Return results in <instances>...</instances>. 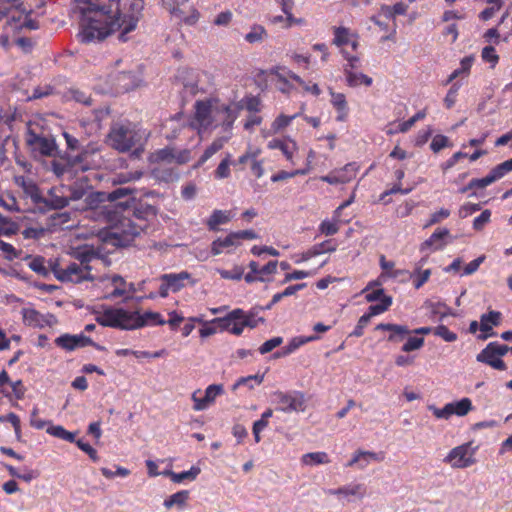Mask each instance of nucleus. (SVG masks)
<instances>
[{
    "instance_id": "nucleus-34",
    "label": "nucleus",
    "mask_w": 512,
    "mask_h": 512,
    "mask_svg": "<svg viewBox=\"0 0 512 512\" xmlns=\"http://www.w3.org/2000/svg\"><path fill=\"white\" fill-rule=\"evenodd\" d=\"M331 462L328 454L323 451L310 452L301 456V463L304 466L325 465Z\"/></svg>"
},
{
    "instance_id": "nucleus-62",
    "label": "nucleus",
    "mask_w": 512,
    "mask_h": 512,
    "mask_svg": "<svg viewBox=\"0 0 512 512\" xmlns=\"http://www.w3.org/2000/svg\"><path fill=\"white\" fill-rule=\"evenodd\" d=\"M94 120L91 124L96 125L98 128H101L103 125V121L110 118V110L108 107L100 108L94 110Z\"/></svg>"
},
{
    "instance_id": "nucleus-17",
    "label": "nucleus",
    "mask_w": 512,
    "mask_h": 512,
    "mask_svg": "<svg viewBox=\"0 0 512 512\" xmlns=\"http://www.w3.org/2000/svg\"><path fill=\"white\" fill-rule=\"evenodd\" d=\"M328 495L335 496L338 500H346L348 502L353 499L363 500L367 495V488L361 483H349L335 489H329Z\"/></svg>"
},
{
    "instance_id": "nucleus-4",
    "label": "nucleus",
    "mask_w": 512,
    "mask_h": 512,
    "mask_svg": "<svg viewBox=\"0 0 512 512\" xmlns=\"http://www.w3.org/2000/svg\"><path fill=\"white\" fill-rule=\"evenodd\" d=\"M95 319L101 326L121 330L137 329L138 324L137 311H129L124 308H106L97 312Z\"/></svg>"
},
{
    "instance_id": "nucleus-15",
    "label": "nucleus",
    "mask_w": 512,
    "mask_h": 512,
    "mask_svg": "<svg viewBox=\"0 0 512 512\" xmlns=\"http://www.w3.org/2000/svg\"><path fill=\"white\" fill-rule=\"evenodd\" d=\"M26 142L34 153L43 156H53L56 151L54 139L41 136L34 130H28Z\"/></svg>"
},
{
    "instance_id": "nucleus-13",
    "label": "nucleus",
    "mask_w": 512,
    "mask_h": 512,
    "mask_svg": "<svg viewBox=\"0 0 512 512\" xmlns=\"http://www.w3.org/2000/svg\"><path fill=\"white\" fill-rule=\"evenodd\" d=\"M22 320L26 326L43 329L57 324V319L50 313H40L31 306L22 308Z\"/></svg>"
},
{
    "instance_id": "nucleus-30",
    "label": "nucleus",
    "mask_w": 512,
    "mask_h": 512,
    "mask_svg": "<svg viewBox=\"0 0 512 512\" xmlns=\"http://www.w3.org/2000/svg\"><path fill=\"white\" fill-rule=\"evenodd\" d=\"M318 339H319V337L315 336V335L307 336V337H305V336L293 337L287 343V345L282 348V350L280 352H276L274 354V357L279 358V357L288 356V355L294 353L297 349H299L301 346L305 345L306 343L312 342V341H315Z\"/></svg>"
},
{
    "instance_id": "nucleus-41",
    "label": "nucleus",
    "mask_w": 512,
    "mask_h": 512,
    "mask_svg": "<svg viewBox=\"0 0 512 512\" xmlns=\"http://www.w3.org/2000/svg\"><path fill=\"white\" fill-rule=\"evenodd\" d=\"M46 432L53 437L65 440L70 443H76L75 433L66 430L61 425H50L47 427Z\"/></svg>"
},
{
    "instance_id": "nucleus-59",
    "label": "nucleus",
    "mask_w": 512,
    "mask_h": 512,
    "mask_svg": "<svg viewBox=\"0 0 512 512\" xmlns=\"http://www.w3.org/2000/svg\"><path fill=\"white\" fill-rule=\"evenodd\" d=\"M380 266L383 269L384 273L382 274V277L389 276L396 278L401 274V271H392L395 264L392 261H387L384 256H381L380 258Z\"/></svg>"
},
{
    "instance_id": "nucleus-23",
    "label": "nucleus",
    "mask_w": 512,
    "mask_h": 512,
    "mask_svg": "<svg viewBox=\"0 0 512 512\" xmlns=\"http://www.w3.org/2000/svg\"><path fill=\"white\" fill-rule=\"evenodd\" d=\"M38 27L39 25L36 20L31 19L29 14L20 11H15L6 23V29L11 31H20L24 28L35 30L38 29Z\"/></svg>"
},
{
    "instance_id": "nucleus-58",
    "label": "nucleus",
    "mask_w": 512,
    "mask_h": 512,
    "mask_svg": "<svg viewBox=\"0 0 512 512\" xmlns=\"http://www.w3.org/2000/svg\"><path fill=\"white\" fill-rule=\"evenodd\" d=\"M18 114L16 110H12L10 107L7 109H0V125L11 126L13 122H16Z\"/></svg>"
},
{
    "instance_id": "nucleus-29",
    "label": "nucleus",
    "mask_w": 512,
    "mask_h": 512,
    "mask_svg": "<svg viewBox=\"0 0 512 512\" xmlns=\"http://www.w3.org/2000/svg\"><path fill=\"white\" fill-rule=\"evenodd\" d=\"M502 315L498 311H490L486 314H483L480 318V330L483 332L482 339H486L489 336H492L494 333L492 332L493 327L500 325Z\"/></svg>"
},
{
    "instance_id": "nucleus-52",
    "label": "nucleus",
    "mask_w": 512,
    "mask_h": 512,
    "mask_svg": "<svg viewBox=\"0 0 512 512\" xmlns=\"http://www.w3.org/2000/svg\"><path fill=\"white\" fill-rule=\"evenodd\" d=\"M433 334L442 338L446 342H454L458 338L457 334L449 330L445 325L435 327Z\"/></svg>"
},
{
    "instance_id": "nucleus-24",
    "label": "nucleus",
    "mask_w": 512,
    "mask_h": 512,
    "mask_svg": "<svg viewBox=\"0 0 512 512\" xmlns=\"http://www.w3.org/2000/svg\"><path fill=\"white\" fill-rule=\"evenodd\" d=\"M239 246L237 235L235 232H231L225 237H218L211 243V253L215 256L224 252L231 253Z\"/></svg>"
},
{
    "instance_id": "nucleus-42",
    "label": "nucleus",
    "mask_w": 512,
    "mask_h": 512,
    "mask_svg": "<svg viewBox=\"0 0 512 512\" xmlns=\"http://www.w3.org/2000/svg\"><path fill=\"white\" fill-rule=\"evenodd\" d=\"M267 36V31L262 25H253L244 39L250 44H255L263 42Z\"/></svg>"
},
{
    "instance_id": "nucleus-64",
    "label": "nucleus",
    "mask_w": 512,
    "mask_h": 512,
    "mask_svg": "<svg viewBox=\"0 0 512 512\" xmlns=\"http://www.w3.org/2000/svg\"><path fill=\"white\" fill-rule=\"evenodd\" d=\"M283 343L282 337H273L267 341H265L260 347L259 352L261 354H266L270 351H272L274 348L280 346Z\"/></svg>"
},
{
    "instance_id": "nucleus-19",
    "label": "nucleus",
    "mask_w": 512,
    "mask_h": 512,
    "mask_svg": "<svg viewBox=\"0 0 512 512\" xmlns=\"http://www.w3.org/2000/svg\"><path fill=\"white\" fill-rule=\"evenodd\" d=\"M385 459V453L380 452H373V451H367L358 449L356 450L351 460L346 464L347 467H357L359 470H364L367 468L370 464L374 462H382Z\"/></svg>"
},
{
    "instance_id": "nucleus-7",
    "label": "nucleus",
    "mask_w": 512,
    "mask_h": 512,
    "mask_svg": "<svg viewBox=\"0 0 512 512\" xmlns=\"http://www.w3.org/2000/svg\"><path fill=\"white\" fill-rule=\"evenodd\" d=\"M108 141L113 148L119 151L124 152L134 148L136 152H139L142 150L145 139L139 130H111Z\"/></svg>"
},
{
    "instance_id": "nucleus-1",
    "label": "nucleus",
    "mask_w": 512,
    "mask_h": 512,
    "mask_svg": "<svg viewBox=\"0 0 512 512\" xmlns=\"http://www.w3.org/2000/svg\"><path fill=\"white\" fill-rule=\"evenodd\" d=\"M142 0H77L80 14L78 39L82 43L100 42L121 31L119 39L135 30L141 11Z\"/></svg>"
},
{
    "instance_id": "nucleus-21",
    "label": "nucleus",
    "mask_w": 512,
    "mask_h": 512,
    "mask_svg": "<svg viewBox=\"0 0 512 512\" xmlns=\"http://www.w3.org/2000/svg\"><path fill=\"white\" fill-rule=\"evenodd\" d=\"M241 317L242 310L235 309L231 311L227 316L222 318H215L212 322L219 323L221 328L229 331L234 335H240L245 328Z\"/></svg>"
},
{
    "instance_id": "nucleus-38",
    "label": "nucleus",
    "mask_w": 512,
    "mask_h": 512,
    "mask_svg": "<svg viewBox=\"0 0 512 512\" xmlns=\"http://www.w3.org/2000/svg\"><path fill=\"white\" fill-rule=\"evenodd\" d=\"M86 180L78 179L72 185H68V201H78L86 194Z\"/></svg>"
},
{
    "instance_id": "nucleus-55",
    "label": "nucleus",
    "mask_w": 512,
    "mask_h": 512,
    "mask_svg": "<svg viewBox=\"0 0 512 512\" xmlns=\"http://www.w3.org/2000/svg\"><path fill=\"white\" fill-rule=\"evenodd\" d=\"M231 155L228 154L215 170V177L218 179L228 178L230 176Z\"/></svg>"
},
{
    "instance_id": "nucleus-14",
    "label": "nucleus",
    "mask_w": 512,
    "mask_h": 512,
    "mask_svg": "<svg viewBox=\"0 0 512 512\" xmlns=\"http://www.w3.org/2000/svg\"><path fill=\"white\" fill-rule=\"evenodd\" d=\"M98 286L103 290L102 297L116 299L125 296V279L119 275H106L98 280Z\"/></svg>"
},
{
    "instance_id": "nucleus-46",
    "label": "nucleus",
    "mask_w": 512,
    "mask_h": 512,
    "mask_svg": "<svg viewBox=\"0 0 512 512\" xmlns=\"http://www.w3.org/2000/svg\"><path fill=\"white\" fill-rule=\"evenodd\" d=\"M201 470L197 466H192L188 471H183L181 473H171L170 478L174 483H181L186 479L195 480L197 476L200 474Z\"/></svg>"
},
{
    "instance_id": "nucleus-28",
    "label": "nucleus",
    "mask_w": 512,
    "mask_h": 512,
    "mask_svg": "<svg viewBox=\"0 0 512 512\" xmlns=\"http://www.w3.org/2000/svg\"><path fill=\"white\" fill-rule=\"evenodd\" d=\"M476 360L496 370L504 371L507 369L505 362L499 356H496L493 347L489 344L476 356Z\"/></svg>"
},
{
    "instance_id": "nucleus-54",
    "label": "nucleus",
    "mask_w": 512,
    "mask_h": 512,
    "mask_svg": "<svg viewBox=\"0 0 512 512\" xmlns=\"http://www.w3.org/2000/svg\"><path fill=\"white\" fill-rule=\"evenodd\" d=\"M28 266L31 270L38 273L39 275L46 276L49 273V269L45 266V261L42 257L32 258L29 261Z\"/></svg>"
},
{
    "instance_id": "nucleus-9",
    "label": "nucleus",
    "mask_w": 512,
    "mask_h": 512,
    "mask_svg": "<svg viewBox=\"0 0 512 512\" xmlns=\"http://www.w3.org/2000/svg\"><path fill=\"white\" fill-rule=\"evenodd\" d=\"M436 419L449 420L453 415L464 417L473 410L470 398L464 397L458 401L449 402L442 408H438L431 404L427 406Z\"/></svg>"
},
{
    "instance_id": "nucleus-16",
    "label": "nucleus",
    "mask_w": 512,
    "mask_h": 512,
    "mask_svg": "<svg viewBox=\"0 0 512 512\" xmlns=\"http://www.w3.org/2000/svg\"><path fill=\"white\" fill-rule=\"evenodd\" d=\"M359 171L357 163L352 162L346 164L344 167L334 169L325 176H321L320 180L331 185L346 184L352 181Z\"/></svg>"
},
{
    "instance_id": "nucleus-63",
    "label": "nucleus",
    "mask_w": 512,
    "mask_h": 512,
    "mask_svg": "<svg viewBox=\"0 0 512 512\" xmlns=\"http://www.w3.org/2000/svg\"><path fill=\"white\" fill-rule=\"evenodd\" d=\"M424 345V339L419 337H409L402 346V351L411 352L420 349Z\"/></svg>"
},
{
    "instance_id": "nucleus-49",
    "label": "nucleus",
    "mask_w": 512,
    "mask_h": 512,
    "mask_svg": "<svg viewBox=\"0 0 512 512\" xmlns=\"http://www.w3.org/2000/svg\"><path fill=\"white\" fill-rule=\"evenodd\" d=\"M263 379L264 375L259 374L241 377L234 384L233 389L235 390L237 387L242 385L248 386L250 389H253L255 385H260L263 382Z\"/></svg>"
},
{
    "instance_id": "nucleus-27",
    "label": "nucleus",
    "mask_w": 512,
    "mask_h": 512,
    "mask_svg": "<svg viewBox=\"0 0 512 512\" xmlns=\"http://www.w3.org/2000/svg\"><path fill=\"white\" fill-rule=\"evenodd\" d=\"M269 149H279L285 158L293 163V156L298 147L294 140L290 138H274L267 143Z\"/></svg>"
},
{
    "instance_id": "nucleus-20",
    "label": "nucleus",
    "mask_w": 512,
    "mask_h": 512,
    "mask_svg": "<svg viewBox=\"0 0 512 512\" xmlns=\"http://www.w3.org/2000/svg\"><path fill=\"white\" fill-rule=\"evenodd\" d=\"M55 344L65 351H74L77 348L94 345L91 338L83 333L76 335L63 334L55 339Z\"/></svg>"
},
{
    "instance_id": "nucleus-36",
    "label": "nucleus",
    "mask_w": 512,
    "mask_h": 512,
    "mask_svg": "<svg viewBox=\"0 0 512 512\" xmlns=\"http://www.w3.org/2000/svg\"><path fill=\"white\" fill-rule=\"evenodd\" d=\"M188 498L189 492L187 490L178 491L166 498L163 502V505L168 510L173 507L183 509L187 503Z\"/></svg>"
},
{
    "instance_id": "nucleus-35",
    "label": "nucleus",
    "mask_w": 512,
    "mask_h": 512,
    "mask_svg": "<svg viewBox=\"0 0 512 512\" xmlns=\"http://www.w3.org/2000/svg\"><path fill=\"white\" fill-rule=\"evenodd\" d=\"M137 329L148 325H164L166 321L158 312L147 311L140 314L137 311Z\"/></svg>"
},
{
    "instance_id": "nucleus-31",
    "label": "nucleus",
    "mask_w": 512,
    "mask_h": 512,
    "mask_svg": "<svg viewBox=\"0 0 512 512\" xmlns=\"http://www.w3.org/2000/svg\"><path fill=\"white\" fill-rule=\"evenodd\" d=\"M376 330L390 331L388 340L391 342L401 341L410 332L406 326L390 323H380L376 326Z\"/></svg>"
},
{
    "instance_id": "nucleus-2",
    "label": "nucleus",
    "mask_w": 512,
    "mask_h": 512,
    "mask_svg": "<svg viewBox=\"0 0 512 512\" xmlns=\"http://www.w3.org/2000/svg\"><path fill=\"white\" fill-rule=\"evenodd\" d=\"M129 194L127 188H117L108 195L109 204L101 207L100 213L109 226V234L119 243L130 241L133 237L140 234L142 227L133 222L131 216L132 209L128 202H118L116 200Z\"/></svg>"
},
{
    "instance_id": "nucleus-25",
    "label": "nucleus",
    "mask_w": 512,
    "mask_h": 512,
    "mask_svg": "<svg viewBox=\"0 0 512 512\" xmlns=\"http://www.w3.org/2000/svg\"><path fill=\"white\" fill-rule=\"evenodd\" d=\"M68 185H58L52 187L48 192L46 203L54 209H62L69 205Z\"/></svg>"
},
{
    "instance_id": "nucleus-60",
    "label": "nucleus",
    "mask_w": 512,
    "mask_h": 512,
    "mask_svg": "<svg viewBox=\"0 0 512 512\" xmlns=\"http://www.w3.org/2000/svg\"><path fill=\"white\" fill-rule=\"evenodd\" d=\"M450 216V210L446 209V208H441L440 210L434 212L433 214H431L428 222L426 223L425 227H429V226H432V225H435L439 222H441L442 220L448 218Z\"/></svg>"
},
{
    "instance_id": "nucleus-26",
    "label": "nucleus",
    "mask_w": 512,
    "mask_h": 512,
    "mask_svg": "<svg viewBox=\"0 0 512 512\" xmlns=\"http://www.w3.org/2000/svg\"><path fill=\"white\" fill-rule=\"evenodd\" d=\"M337 244L334 240H325L321 243L315 244L312 247H310L307 251L303 252L299 259L296 260V263H301L308 261L309 259L325 254V253H332L336 251Z\"/></svg>"
},
{
    "instance_id": "nucleus-32",
    "label": "nucleus",
    "mask_w": 512,
    "mask_h": 512,
    "mask_svg": "<svg viewBox=\"0 0 512 512\" xmlns=\"http://www.w3.org/2000/svg\"><path fill=\"white\" fill-rule=\"evenodd\" d=\"M343 71L346 78V83L350 87H357L360 85L369 87L373 83V79L366 74L351 71L349 68H343Z\"/></svg>"
},
{
    "instance_id": "nucleus-53",
    "label": "nucleus",
    "mask_w": 512,
    "mask_h": 512,
    "mask_svg": "<svg viewBox=\"0 0 512 512\" xmlns=\"http://www.w3.org/2000/svg\"><path fill=\"white\" fill-rule=\"evenodd\" d=\"M481 57L484 62L490 63L492 67H495L496 64L499 62V56L496 52V49L491 45L485 46L482 49Z\"/></svg>"
},
{
    "instance_id": "nucleus-51",
    "label": "nucleus",
    "mask_w": 512,
    "mask_h": 512,
    "mask_svg": "<svg viewBox=\"0 0 512 512\" xmlns=\"http://www.w3.org/2000/svg\"><path fill=\"white\" fill-rule=\"evenodd\" d=\"M430 275H431L430 269H425V270L416 269L412 274L414 287L416 289H419L420 287H422L428 281V279L430 278Z\"/></svg>"
},
{
    "instance_id": "nucleus-10",
    "label": "nucleus",
    "mask_w": 512,
    "mask_h": 512,
    "mask_svg": "<svg viewBox=\"0 0 512 512\" xmlns=\"http://www.w3.org/2000/svg\"><path fill=\"white\" fill-rule=\"evenodd\" d=\"M231 104H239L241 112L238 117H243V128H253L262 123V117L259 115L261 109V101L258 97H245L240 102H232Z\"/></svg>"
},
{
    "instance_id": "nucleus-39",
    "label": "nucleus",
    "mask_w": 512,
    "mask_h": 512,
    "mask_svg": "<svg viewBox=\"0 0 512 512\" xmlns=\"http://www.w3.org/2000/svg\"><path fill=\"white\" fill-rule=\"evenodd\" d=\"M331 103L338 111L337 119L344 120L348 114V105L343 93L331 92Z\"/></svg>"
},
{
    "instance_id": "nucleus-6",
    "label": "nucleus",
    "mask_w": 512,
    "mask_h": 512,
    "mask_svg": "<svg viewBox=\"0 0 512 512\" xmlns=\"http://www.w3.org/2000/svg\"><path fill=\"white\" fill-rule=\"evenodd\" d=\"M49 267L54 276L62 282L79 283L90 278V268L83 262L62 266L57 260H51Z\"/></svg>"
},
{
    "instance_id": "nucleus-22",
    "label": "nucleus",
    "mask_w": 512,
    "mask_h": 512,
    "mask_svg": "<svg viewBox=\"0 0 512 512\" xmlns=\"http://www.w3.org/2000/svg\"><path fill=\"white\" fill-rule=\"evenodd\" d=\"M450 236V232L446 228H438L436 229L431 236L425 240L421 246V252H434L443 249L447 242L446 238Z\"/></svg>"
},
{
    "instance_id": "nucleus-18",
    "label": "nucleus",
    "mask_w": 512,
    "mask_h": 512,
    "mask_svg": "<svg viewBox=\"0 0 512 512\" xmlns=\"http://www.w3.org/2000/svg\"><path fill=\"white\" fill-rule=\"evenodd\" d=\"M510 171H512V158L497 165L485 177L472 179L468 183V188H485L494 183L495 181L501 179L505 174H507Z\"/></svg>"
},
{
    "instance_id": "nucleus-48",
    "label": "nucleus",
    "mask_w": 512,
    "mask_h": 512,
    "mask_svg": "<svg viewBox=\"0 0 512 512\" xmlns=\"http://www.w3.org/2000/svg\"><path fill=\"white\" fill-rule=\"evenodd\" d=\"M173 158H174L173 150L170 148H164V149L158 150L155 153H153L151 155L150 159H151V162H153V163H161V162L171 163V162H173Z\"/></svg>"
},
{
    "instance_id": "nucleus-57",
    "label": "nucleus",
    "mask_w": 512,
    "mask_h": 512,
    "mask_svg": "<svg viewBox=\"0 0 512 512\" xmlns=\"http://www.w3.org/2000/svg\"><path fill=\"white\" fill-rule=\"evenodd\" d=\"M18 231V225L0 215V236H9Z\"/></svg>"
},
{
    "instance_id": "nucleus-47",
    "label": "nucleus",
    "mask_w": 512,
    "mask_h": 512,
    "mask_svg": "<svg viewBox=\"0 0 512 512\" xmlns=\"http://www.w3.org/2000/svg\"><path fill=\"white\" fill-rule=\"evenodd\" d=\"M338 218L339 217H336V214H335L334 218L332 220L326 219V220L322 221L321 224L319 225L320 233L324 234L326 236H331V235L336 234L339 230Z\"/></svg>"
},
{
    "instance_id": "nucleus-40",
    "label": "nucleus",
    "mask_w": 512,
    "mask_h": 512,
    "mask_svg": "<svg viewBox=\"0 0 512 512\" xmlns=\"http://www.w3.org/2000/svg\"><path fill=\"white\" fill-rule=\"evenodd\" d=\"M227 138H218L215 139L210 146L204 151L203 155L200 157L199 161L193 166L194 169L200 167L204 164L209 158H211L216 152H218L226 143Z\"/></svg>"
},
{
    "instance_id": "nucleus-45",
    "label": "nucleus",
    "mask_w": 512,
    "mask_h": 512,
    "mask_svg": "<svg viewBox=\"0 0 512 512\" xmlns=\"http://www.w3.org/2000/svg\"><path fill=\"white\" fill-rule=\"evenodd\" d=\"M392 304V298L390 296H383L381 302L375 305H371L368 309V312L365 313L366 316L372 317L382 314L389 309Z\"/></svg>"
},
{
    "instance_id": "nucleus-50",
    "label": "nucleus",
    "mask_w": 512,
    "mask_h": 512,
    "mask_svg": "<svg viewBox=\"0 0 512 512\" xmlns=\"http://www.w3.org/2000/svg\"><path fill=\"white\" fill-rule=\"evenodd\" d=\"M216 271L222 279L227 280H240L244 273V269L240 266H235L232 270L217 269Z\"/></svg>"
},
{
    "instance_id": "nucleus-56",
    "label": "nucleus",
    "mask_w": 512,
    "mask_h": 512,
    "mask_svg": "<svg viewBox=\"0 0 512 512\" xmlns=\"http://www.w3.org/2000/svg\"><path fill=\"white\" fill-rule=\"evenodd\" d=\"M306 174H308V169H297L292 172L280 171L271 177V181L279 182V181L287 180L289 178H293L297 175H306Z\"/></svg>"
},
{
    "instance_id": "nucleus-3",
    "label": "nucleus",
    "mask_w": 512,
    "mask_h": 512,
    "mask_svg": "<svg viewBox=\"0 0 512 512\" xmlns=\"http://www.w3.org/2000/svg\"><path fill=\"white\" fill-rule=\"evenodd\" d=\"M240 112L239 104H225L217 98L197 100L189 128H230Z\"/></svg>"
},
{
    "instance_id": "nucleus-8",
    "label": "nucleus",
    "mask_w": 512,
    "mask_h": 512,
    "mask_svg": "<svg viewBox=\"0 0 512 512\" xmlns=\"http://www.w3.org/2000/svg\"><path fill=\"white\" fill-rule=\"evenodd\" d=\"M476 451L477 447H473L471 442H467L452 448L443 462L453 469H466L477 462Z\"/></svg>"
},
{
    "instance_id": "nucleus-33",
    "label": "nucleus",
    "mask_w": 512,
    "mask_h": 512,
    "mask_svg": "<svg viewBox=\"0 0 512 512\" xmlns=\"http://www.w3.org/2000/svg\"><path fill=\"white\" fill-rule=\"evenodd\" d=\"M233 218L231 211L227 210H214L211 216L206 221V224L211 231L218 230L219 225L228 223Z\"/></svg>"
},
{
    "instance_id": "nucleus-43",
    "label": "nucleus",
    "mask_w": 512,
    "mask_h": 512,
    "mask_svg": "<svg viewBox=\"0 0 512 512\" xmlns=\"http://www.w3.org/2000/svg\"><path fill=\"white\" fill-rule=\"evenodd\" d=\"M288 76L290 79L298 83L304 92L310 93L314 96H319L321 94V89L316 83L305 82L299 75L289 71Z\"/></svg>"
},
{
    "instance_id": "nucleus-37",
    "label": "nucleus",
    "mask_w": 512,
    "mask_h": 512,
    "mask_svg": "<svg viewBox=\"0 0 512 512\" xmlns=\"http://www.w3.org/2000/svg\"><path fill=\"white\" fill-rule=\"evenodd\" d=\"M354 32L344 26L333 27V40L332 43L337 47L348 45Z\"/></svg>"
},
{
    "instance_id": "nucleus-12",
    "label": "nucleus",
    "mask_w": 512,
    "mask_h": 512,
    "mask_svg": "<svg viewBox=\"0 0 512 512\" xmlns=\"http://www.w3.org/2000/svg\"><path fill=\"white\" fill-rule=\"evenodd\" d=\"M273 402L277 405V409L282 412L303 411L305 408L304 395L300 392H275L273 394Z\"/></svg>"
},
{
    "instance_id": "nucleus-61",
    "label": "nucleus",
    "mask_w": 512,
    "mask_h": 512,
    "mask_svg": "<svg viewBox=\"0 0 512 512\" xmlns=\"http://www.w3.org/2000/svg\"><path fill=\"white\" fill-rule=\"evenodd\" d=\"M261 154V149L258 147H251L249 146L247 151L238 158L239 164H246L247 162H252L254 158H258V156Z\"/></svg>"
},
{
    "instance_id": "nucleus-44",
    "label": "nucleus",
    "mask_w": 512,
    "mask_h": 512,
    "mask_svg": "<svg viewBox=\"0 0 512 512\" xmlns=\"http://www.w3.org/2000/svg\"><path fill=\"white\" fill-rule=\"evenodd\" d=\"M474 58L472 56H466L464 57L460 62V68L455 69L449 76L448 82L453 81L454 79L458 78L459 76L465 75L467 76L470 72V69L472 67Z\"/></svg>"
},
{
    "instance_id": "nucleus-5",
    "label": "nucleus",
    "mask_w": 512,
    "mask_h": 512,
    "mask_svg": "<svg viewBox=\"0 0 512 512\" xmlns=\"http://www.w3.org/2000/svg\"><path fill=\"white\" fill-rule=\"evenodd\" d=\"M158 280L161 282L158 292H150L147 295V298L155 299L157 296L166 298L169 293H176L186 287L189 283H194L191 274L187 271L162 274Z\"/></svg>"
},
{
    "instance_id": "nucleus-11",
    "label": "nucleus",
    "mask_w": 512,
    "mask_h": 512,
    "mask_svg": "<svg viewBox=\"0 0 512 512\" xmlns=\"http://www.w3.org/2000/svg\"><path fill=\"white\" fill-rule=\"evenodd\" d=\"M224 393V387L222 384H211L204 392L200 389L195 390L191 395L193 402L192 409L194 411H204L212 406L216 398Z\"/></svg>"
}]
</instances>
